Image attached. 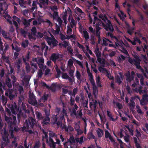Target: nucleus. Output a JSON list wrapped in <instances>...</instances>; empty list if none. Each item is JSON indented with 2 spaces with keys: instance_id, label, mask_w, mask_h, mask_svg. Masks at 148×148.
Here are the masks:
<instances>
[{
  "instance_id": "f257e3e1",
  "label": "nucleus",
  "mask_w": 148,
  "mask_h": 148,
  "mask_svg": "<svg viewBox=\"0 0 148 148\" xmlns=\"http://www.w3.org/2000/svg\"><path fill=\"white\" fill-rule=\"evenodd\" d=\"M99 17L101 19L102 21L94 16V21L93 23L94 26L95 25V24L97 30L96 34L97 36L99 38L98 40V42L99 43H100L101 41V39L100 38L99 33V31L100 30V28L99 26V25H102L107 30H109L111 31H113L114 30L110 21L107 19L105 16L101 15L99 16Z\"/></svg>"
},
{
  "instance_id": "f03ea898",
  "label": "nucleus",
  "mask_w": 148,
  "mask_h": 148,
  "mask_svg": "<svg viewBox=\"0 0 148 148\" xmlns=\"http://www.w3.org/2000/svg\"><path fill=\"white\" fill-rule=\"evenodd\" d=\"M33 62H36L39 65V67L41 69H44L45 68L43 65L44 63V59L42 58H38L33 59L32 62H31L32 65L34 66L36 69V68L37 66L36 64H34L33 63Z\"/></svg>"
},
{
  "instance_id": "7ed1b4c3",
  "label": "nucleus",
  "mask_w": 148,
  "mask_h": 148,
  "mask_svg": "<svg viewBox=\"0 0 148 148\" xmlns=\"http://www.w3.org/2000/svg\"><path fill=\"white\" fill-rule=\"evenodd\" d=\"M110 37L111 38H113V40L114 42L116 47L119 46L121 47L122 50H121L123 53L126 54H128V53L127 51L124 48H122V47L123 46V44L122 41H121L120 39H118L115 37H113L112 35H110Z\"/></svg>"
},
{
  "instance_id": "20e7f679",
  "label": "nucleus",
  "mask_w": 148,
  "mask_h": 148,
  "mask_svg": "<svg viewBox=\"0 0 148 148\" xmlns=\"http://www.w3.org/2000/svg\"><path fill=\"white\" fill-rule=\"evenodd\" d=\"M3 140L2 141V145L3 146H5L8 145L9 141L8 138V134L6 130L4 129L1 132Z\"/></svg>"
},
{
  "instance_id": "39448f33",
  "label": "nucleus",
  "mask_w": 148,
  "mask_h": 148,
  "mask_svg": "<svg viewBox=\"0 0 148 148\" xmlns=\"http://www.w3.org/2000/svg\"><path fill=\"white\" fill-rule=\"evenodd\" d=\"M35 121L32 118H30L28 121L26 120L24 123L25 127L27 128H32L35 125Z\"/></svg>"
},
{
  "instance_id": "423d86ee",
  "label": "nucleus",
  "mask_w": 148,
  "mask_h": 148,
  "mask_svg": "<svg viewBox=\"0 0 148 148\" xmlns=\"http://www.w3.org/2000/svg\"><path fill=\"white\" fill-rule=\"evenodd\" d=\"M135 58L134 60H133L130 58H129V62L131 64H134L136 66L138 69H139L140 68V66L139 65L140 64V60L137 55L134 56Z\"/></svg>"
},
{
  "instance_id": "0eeeda50",
  "label": "nucleus",
  "mask_w": 148,
  "mask_h": 148,
  "mask_svg": "<svg viewBox=\"0 0 148 148\" xmlns=\"http://www.w3.org/2000/svg\"><path fill=\"white\" fill-rule=\"evenodd\" d=\"M115 10L120 19L123 21V20L126 17V15L124 14L123 11L120 10L119 6L117 3L115 4Z\"/></svg>"
},
{
  "instance_id": "6e6552de",
  "label": "nucleus",
  "mask_w": 148,
  "mask_h": 148,
  "mask_svg": "<svg viewBox=\"0 0 148 148\" xmlns=\"http://www.w3.org/2000/svg\"><path fill=\"white\" fill-rule=\"evenodd\" d=\"M45 38L48 44L51 46H55L57 45V42L53 37L51 38L47 37Z\"/></svg>"
},
{
  "instance_id": "1a4fd4ad",
  "label": "nucleus",
  "mask_w": 148,
  "mask_h": 148,
  "mask_svg": "<svg viewBox=\"0 0 148 148\" xmlns=\"http://www.w3.org/2000/svg\"><path fill=\"white\" fill-rule=\"evenodd\" d=\"M99 50V48H97L95 51V53L97 56V61L101 64H105V61L104 60L100 58V53Z\"/></svg>"
},
{
  "instance_id": "9d476101",
  "label": "nucleus",
  "mask_w": 148,
  "mask_h": 148,
  "mask_svg": "<svg viewBox=\"0 0 148 148\" xmlns=\"http://www.w3.org/2000/svg\"><path fill=\"white\" fill-rule=\"evenodd\" d=\"M79 30L80 32L84 36L86 40L89 38V37L87 32L86 30L84 29L81 25L79 26Z\"/></svg>"
},
{
  "instance_id": "9b49d317",
  "label": "nucleus",
  "mask_w": 148,
  "mask_h": 148,
  "mask_svg": "<svg viewBox=\"0 0 148 148\" xmlns=\"http://www.w3.org/2000/svg\"><path fill=\"white\" fill-rule=\"evenodd\" d=\"M28 101L30 104L32 105H35L36 104V101L34 95L33 94L29 95Z\"/></svg>"
},
{
  "instance_id": "f8f14e48",
  "label": "nucleus",
  "mask_w": 148,
  "mask_h": 148,
  "mask_svg": "<svg viewBox=\"0 0 148 148\" xmlns=\"http://www.w3.org/2000/svg\"><path fill=\"white\" fill-rule=\"evenodd\" d=\"M99 70L100 72H102L105 74L110 79H113V78L112 76H111L110 73H109L108 72L107 70L105 69L102 67H100L99 68Z\"/></svg>"
},
{
  "instance_id": "ddd939ff",
  "label": "nucleus",
  "mask_w": 148,
  "mask_h": 148,
  "mask_svg": "<svg viewBox=\"0 0 148 148\" xmlns=\"http://www.w3.org/2000/svg\"><path fill=\"white\" fill-rule=\"evenodd\" d=\"M8 6L7 4L4 3L3 4L0 5V13L1 14H3L5 12V10L7 8Z\"/></svg>"
},
{
  "instance_id": "4468645a",
  "label": "nucleus",
  "mask_w": 148,
  "mask_h": 148,
  "mask_svg": "<svg viewBox=\"0 0 148 148\" xmlns=\"http://www.w3.org/2000/svg\"><path fill=\"white\" fill-rule=\"evenodd\" d=\"M148 95L147 94H145L143 95V99L140 101L141 105H145L148 102Z\"/></svg>"
},
{
  "instance_id": "2eb2a0df",
  "label": "nucleus",
  "mask_w": 148,
  "mask_h": 148,
  "mask_svg": "<svg viewBox=\"0 0 148 148\" xmlns=\"http://www.w3.org/2000/svg\"><path fill=\"white\" fill-rule=\"evenodd\" d=\"M48 47L46 46L44 43L42 44L41 50L42 52L44 53L45 56H46L47 55V51L48 50Z\"/></svg>"
},
{
  "instance_id": "dca6fc26",
  "label": "nucleus",
  "mask_w": 148,
  "mask_h": 148,
  "mask_svg": "<svg viewBox=\"0 0 148 148\" xmlns=\"http://www.w3.org/2000/svg\"><path fill=\"white\" fill-rule=\"evenodd\" d=\"M75 142V140L71 136L70 137L69 141L68 142L65 143H64V145L65 148H69L71 147V146H70L69 147L68 146H67V144H72Z\"/></svg>"
},
{
  "instance_id": "f3484780",
  "label": "nucleus",
  "mask_w": 148,
  "mask_h": 148,
  "mask_svg": "<svg viewBox=\"0 0 148 148\" xmlns=\"http://www.w3.org/2000/svg\"><path fill=\"white\" fill-rule=\"evenodd\" d=\"M32 35L34 36V37H32V36H30V35H28V37L30 39H32V38H35V36L36 35V29L35 27H33L32 28Z\"/></svg>"
},
{
  "instance_id": "a211bd4d",
  "label": "nucleus",
  "mask_w": 148,
  "mask_h": 148,
  "mask_svg": "<svg viewBox=\"0 0 148 148\" xmlns=\"http://www.w3.org/2000/svg\"><path fill=\"white\" fill-rule=\"evenodd\" d=\"M67 113L66 111L64 109L62 112H60L59 115V119L60 120H62L64 119V116H67Z\"/></svg>"
},
{
  "instance_id": "6ab92c4d",
  "label": "nucleus",
  "mask_w": 148,
  "mask_h": 148,
  "mask_svg": "<svg viewBox=\"0 0 148 148\" xmlns=\"http://www.w3.org/2000/svg\"><path fill=\"white\" fill-rule=\"evenodd\" d=\"M53 18L57 19V22L58 23L59 25H61L62 22V20L57 15V13L55 12H54V15L53 16Z\"/></svg>"
},
{
  "instance_id": "aec40b11",
  "label": "nucleus",
  "mask_w": 148,
  "mask_h": 148,
  "mask_svg": "<svg viewBox=\"0 0 148 148\" xmlns=\"http://www.w3.org/2000/svg\"><path fill=\"white\" fill-rule=\"evenodd\" d=\"M48 0H41L40 1L41 4L40 5V7L44 8L49 3H48Z\"/></svg>"
},
{
  "instance_id": "412c9836",
  "label": "nucleus",
  "mask_w": 148,
  "mask_h": 148,
  "mask_svg": "<svg viewBox=\"0 0 148 148\" xmlns=\"http://www.w3.org/2000/svg\"><path fill=\"white\" fill-rule=\"evenodd\" d=\"M13 18L14 20L13 21V23L15 25V26L17 28V32H18V30L17 29L18 24L17 22L19 23L20 20L16 16H13Z\"/></svg>"
},
{
  "instance_id": "4be33fe9",
  "label": "nucleus",
  "mask_w": 148,
  "mask_h": 148,
  "mask_svg": "<svg viewBox=\"0 0 148 148\" xmlns=\"http://www.w3.org/2000/svg\"><path fill=\"white\" fill-rule=\"evenodd\" d=\"M105 137L106 138H108L112 142L114 141V139L111 136L110 134L108 131L106 130L105 131Z\"/></svg>"
},
{
  "instance_id": "5701e85b",
  "label": "nucleus",
  "mask_w": 148,
  "mask_h": 148,
  "mask_svg": "<svg viewBox=\"0 0 148 148\" xmlns=\"http://www.w3.org/2000/svg\"><path fill=\"white\" fill-rule=\"evenodd\" d=\"M127 40L130 42H131L133 45H135L136 44V42L137 41L139 44L141 43L140 40L137 38H135L134 41H132L129 38H127Z\"/></svg>"
},
{
  "instance_id": "b1692460",
  "label": "nucleus",
  "mask_w": 148,
  "mask_h": 148,
  "mask_svg": "<svg viewBox=\"0 0 148 148\" xmlns=\"http://www.w3.org/2000/svg\"><path fill=\"white\" fill-rule=\"evenodd\" d=\"M75 36L74 35H72L70 36H66V37L64 35H62L61 36V39L62 40H63L64 39H69L71 38H72L73 39H75Z\"/></svg>"
},
{
  "instance_id": "393cba45",
  "label": "nucleus",
  "mask_w": 148,
  "mask_h": 148,
  "mask_svg": "<svg viewBox=\"0 0 148 148\" xmlns=\"http://www.w3.org/2000/svg\"><path fill=\"white\" fill-rule=\"evenodd\" d=\"M18 109L17 108L16 104H14L12 106L11 110L12 113L15 114L17 112Z\"/></svg>"
},
{
  "instance_id": "a878e982",
  "label": "nucleus",
  "mask_w": 148,
  "mask_h": 148,
  "mask_svg": "<svg viewBox=\"0 0 148 148\" xmlns=\"http://www.w3.org/2000/svg\"><path fill=\"white\" fill-rule=\"evenodd\" d=\"M59 56L58 54H53L51 55V59L52 61L55 62L58 59Z\"/></svg>"
},
{
  "instance_id": "bb28decb",
  "label": "nucleus",
  "mask_w": 148,
  "mask_h": 148,
  "mask_svg": "<svg viewBox=\"0 0 148 148\" xmlns=\"http://www.w3.org/2000/svg\"><path fill=\"white\" fill-rule=\"evenodd\" d=\"M135 75V73L133 71L132 72H131V76L132 77L131 78L130 77V74L129 72H128V74H127L126 76H127V81L130 82L132 80V79H133V77L134 75Z\"/></svg>"
},
{
  "instance_id": "cd10ccee",
  "label": "nucleus",
  "mask_w": 148,
  "mask_h": 148,
  "mask_svg": "<svg viewBox=\"0 0 148 148\" xmlns=\"http://www.w3.org/2000/svg\"><path fill=\"white\" fill-rule=\"evenodd\" d=\"M60 110V108H57L56 110V113H55L56 115L55 114L53 116V119L54 120L55 122L56 121L58 120V116L57 113H58L59 112Z\"/></svg>"
},
{
  "instance_id": "c85d7f7f",
  "label": "nucleus",
  "mask_w": 148,
  "mask_h": 148,
  "mask_svg": "<svg viewBox=\"0 0 148 148\" xmlns=\"http://www.w3.org/2000/svg\"><path fill=\"white\" fill-rule=\"evenodd\" d=\"M5 18L7 19V21L9 22L10 24H12V22L11 20L12 19L10 16L8 14V13L6 12L4 15L3 16Z\"/></svg>"
},
{
  "instance_id": "c756f323",
  "label": "nucleus",
  "mask_w": 148,
  "mask_h": 148,
  "mask_svg": "<svg viewBox=\"0 0 148 148\" xmlns=\"http://www.w3.org/2000/svg\"><path fill=\"white\" fill-rule=\"evenodd\" d=\"M60 31V29L59 28H57L56 31H55L52 28H51L49 29V32L50 34L51 33V32L54 34H58Z\"/></svg>"
},
{
  "instance_id": "7c9ffc66",
  "label": "nucleus",
  "mask_w": 148,
  "mask_h": 148,
  "mask_svg": "<svg viewBox=\"0 0 148 148\" xmlns=\"http://www.w3.org/2000/svg\"><path fill=\"white\" fill-rule=\"evenodd\" d=\"M75 10L76 12H78V14H79L81 17H83L84 16V13L82 11L80 8H76Z\"/></svg>"
},
{
  "instance_id": "2f4dec72",
  "label": "nucleus",
  "mask_w": 148,
  "mask_h": 148,
  "mask_svg": "<svg viewBox=\"0 0 148 148\" xmlns=\"http://www.w3.org/2000/svg\"><path fill=\"white\" fill-rule=\"evenodd\" d=\"M96 131L99 137H101L103 135V132L102 130L98 128L96 130Z\"/></svg>"
},
{
  "instance_id": "473e14b6",
  "label": "nucleus",
  "mask_w": 148,
  "mask_h": 148,
  "mask_svg": "<svg viewBox=\"0 0 148 148\" xmlns=\"http://www.w3.org/2000/svg\"><path fill=\"white\" fill-rule=\"evenodd\" d=\"M143 49L144 51H145L146 49L148 50V51L147 52V54L148 56V46H147L146 45H145L144 46V48L143 47H137V50L138 51H140Z\"/></svg>"
},
{
  "instance_id": "72a5a7b5",
  "label": "nucleus",
  "mask_w": 148,
  "mask_h": 148,
  "mask_svg": "<svg viewBox=\"0 0 148 148\" xmlns=\"http://www.w3.org/2000/svg\"><path fill=\"white\" fill-rule=\"evenodd\" d=\"M116 78L117 82L119 84L120 83L123 79L121 74V73H119V75L117 76Z\"/></svg>"
},
{
  "instance_id": "f704fd0d",
  "label": "nucleus",
  "mask_w": 148,
  "mask_h": 148,
  "mask_svg": "<svg viewBox=\"0 0 148 148\" xmlns=\"http://www.w3.org/2000/svg\"><path fill=\"white\" fill-rule=\"evenodd\" d=\"M50 135L51 136H53L55 137V138L56 139V143L58 144H60V141L58 139L57 137V136L55 134L51 132L50 133Z\"/></svg>"
},
{
  "instance_id": "c9c22d12",
  "label": "nucleus",
  "mask_w": 148,
  "mask_h": 148,
  "mask_svg": "<svg viewBox=\"0 0 148 148\" xmlns=\"http://www.w3.org/2000/svg\"><path fill=\"white\" fill-rule=\"evenodd\" d=\"M32 19L33 18L31 19L28 21L25 19L23 21L24 25L27 27L29 26L30 25L29 23L32 20Z\"/></svg>"
},
{
  "instance_id": "e433bc0d",
  "label": "nucleus",
  "mask_w": 148,
  "mask_h": 148,
  "mask_svg": "<svg viewBox=\"0 0 148 148\" xmlns=\"http://www.w3.org/2000/svg\"><path fill=\"white\" fill-rule=\"evenodd\" d=\"M62 77L64 79H68L70 82H71L72 80V79L69 77L68 75L66 73L62 74Z\"/></svg>"
},
{
  "instance_id": "4c0bfd02",
  "label": "nucleus",
  "mask_w": 148,
  "mask_h": 148,
  "mask_svg": "<svg viewBox=\"0 0 148 148\" xmlns=\"http://www.w3.org/2000/svg\"><path fill=\"white\" fill-rule=\"evenodd\" d=\"M93 93L95 97L97 95L98 89L95 85L93 86Z\"/></svg>"
},
{
  "instance_id": "58836bf2",
  "label": "nucleus",
  "mask_w": 148,
  "mask_h": 148,
  "mask_svg": "<svg viewBox=\"0 0 148 148\" xmlns=\"http://www.w3.org/2000/svg\"><path fill=\"white\" fill-rule=\"evenodd\" d=\"M2 34L4 37L7 38V34L3 30H2L0 27V34Z\"/></svg>"
},
{
  "instance_id": "ea45409f",
  "label": "nucleus",
  "mask_w": 148,
  "mask_h": 148,
  "mask_svg": "<svg viewBox=\"0 0 148 148\" xmlns=\"http://www.w3.org/2000/svg\"><path fill=\"white\" fill-rule=\"evenodd\" d=\"M103 44L106 46L107 45L109 42H111L108 39L105 38L103 39Z\"/></svg>"
},
{
  "instance_id": "a19ab883",
  "label": "nucleus",
  "mask_w": 148,
  "mask_h": 148,
  "mask_svg": "<svg viewBox=\"0 0 148 148\" xmlns=\"http://www.w3.org/2000/svg\"><path fill=\"white\" fill-rule=\"evenodd\" d=\"M50 141L51 143L50 144V146L52 148H55V143H54L53 140L51 139H50Z\"/></svg>"
},
{
  "instance_id": "79ce46f5",
  "label": "nucleus",
  "mask_w": 148,
  "mask_h": 148,
  "mask_svg": "<svg viewBox=\"0 0 148 148\" xmlns=\"http://www.w3.org/2000/svg\"><path fill=\"white\" fill-rule=\"evenodd\" d=\"M12 49H14L17 51H20V49L18 47L17 45H15V43H14L12 45Z\"/></svg>"
},
{
  "instance_id": "37998d69",
  "label": "nucleus",
  "mask_w": 148,
  "mask_h": 148,
  "mask_svg": "<svg viewBox=\"0 0 148 148\" xmlns=\"http://www.w3.org/2000/svg\"><path fill=\"white\" fill-rule=\"evenodd\" d=\"M141 88H139L138 90H136L137 91H138L140 93V94H143V93H145L147 91V89H145V90H141Z\"/></svg>"
},
{
  "instance_id": "c03bdc74",
  "label": "nucleus",
  "mask_w": 148,
  "mask_h": 148,
  "mask_svg": "<svg viewBox=\"0 0 148 148\" xmlns=\"http://www.w3.org/2000/svg\"><path fill=\"white\" fill-rule=\"evenodd\" d=\"M28 44V42L27 40H25V41L22 42V45L24 47H25L27 46Z\"/></svg>"
},
{
  "instance_id": "a18cd8bd",
  "label": "nucleus",
  "mask_w": 148,
  "mask_h": 148,
  "mask_svg": "<svg viewBox=\"0 0 148 148\" xmlns=\"http://www.w3.org/2000/svg\"><path fill=\"white\" fill-rule=\"evenodd\" d=\"M107 113L108 116L109 117L110 119L112 121H115V120L112 117V115L110 112L109 111H107Z\"/></svg>"
},
{
  "instance_id": "49530a36",
  "label": "nucleus",
  "mask_w": 148,
  "mask_h": 148,
  "mask_svg": "<svg viewBox=\"0 0 148 148\" xmlns=\"http://www.w3.org/2000/svg\"><path fill=\"white\" fill-rule=\"evenodd\" d=\"M71 27L69 25L67 26V33L68 35H70L72 33V31Z\"/></svg>"
},
{
  "instance_id": "de8ad7c7",
  "label": "nucleus",
  "mask_w": 148,
  "mask_h": 148,
  "mask_svg": "<svg viewBox=\"0 0 148 148\" xmlns=\"http://www.w3.org/2000/svg\"><path fill=\"white\" fill-rule=\"evenodd\" d=\"M68 66L71 68L73 67V61L71 59L69 60L68 62Z\"/></svg>"
},
{
  "instance_id": "09e8293b",
  "label": "nucleus",
  "mask_w": 148,
  "mask_h": 148,
  "mask_svg": "<svg viewBox=\"0 0 148 148\" xmlns=\"http://www.w3.org/2000/svg\"><path fill=\"white\" fill-rule=\"evenodd\" d=\"M50 121V120L49 118L47 117L43 121V122H42V123L44 124H47L49 123V122Z\"/></svg>"
},
{
  "instance_id": "8fccbe9b",
  "label": "nucleus",
  "mask_w": 148,
  "mask_h": 148,
  "mask_svg": "<svg viewBox=\"0 0 148 148\" xmlns=\"http://www.w3.org/2000/svg\"><path fill=\"white\" fill-rule=\"evenodd\" d=\"M75 76L78 79H80L81 77V75L78 70L76 71Z\"/></svg>"
},
{
  "instance_id": "3c124183",
  "label": "nucleus",
  "mask_w": 148,
  "mask_h": 148,
  "mask_svg": "<svg viewBox=\"0 0 148 148\" xmlns=\"http://www.w3.org/2000/svg\"><path fill=\"white\" fill-rule=\"evenodd\" d=\"M71 23V27H73L75 26V21L74 19H71V20L70 21Z\"/></svg>"
},
{
  "instance_id": "603ef678",
  "label": "nucleus",
  "mask_w": 148,
  "mask_h": 148,
  "mask_svg": "<svg viewBox=\"0 0 148 148\" xmlns=\"http://www.w3.org/2000/svg\"><path fill=\"white\" fill-rule=\"evenodd\" d=\"M76 140L77 142H79V143L80 144L84 142L83 138V137H82L79 138H76Z\"/></svg>"
},
{
  "instance_id": "864d4df0",
  "label": "nucleus",
  "mask_w": 148,
  "mask_h": 148,
  "mask_svg": "<svg viewBox=\"0 0 148 148\" xmlns=\"http://www.w3.org/2000/svg\"><path fill=\"white\" fill-rule=\"evenodd\" d=\"M36 115L37 118L38 120H40L41 119L42 117L41 114L38 112H36Z\"/></svg>"
},
{
  "instance_id": "5fc2aeb1",
  "label": "nucleus",
  "mask_w": 148,
  "mask_h": 148,
  "mask_svg": "<svg viewBox=\"0 0 148 148\" xmlns=\"http://www.w3.org/2000/svg\"><path fill=\"white\" fill-rule=\"evenodd\" d=\"M126 130L127 129L128 130L129 132L130 133V134L132 135H133V131L132 130L130 129L128 126H126L124 128Z\"/></svg>"
},
{
  "instance_id": "6e6d98bb",
  "label": "nucleus",
  "mask_w": 148,
  "mask_h": 148,
  "mask_svg": "<svg viewBox=\"0 0 148 148\" xmlns=\"http://www.w3.org/2000/svg\"><path fill=\"white\" fill-rule=\"evenodd\" d=\"M73 128L71 126H68V128L66 129V130L68 132L73 131Z\"/></svg>"
},
{
  "instance_id": "4d7b16f0",
  "label": "nucleus",
  "mask_w": 148,
  "mask_h": 148,
  "mask_svg": "<svg viewBox=\"0 0 148 148\" xmlns=\"http://www.w3.org/2000/svg\"><path fill=\"white\" fill-rule=\"evenodd\" d=\"M137 77H139V78H140V83L142 85H143V78L142 77V75H141L140 74H137Z\"/></svg>"
},
{
  "instance_id": "13d9d810",
  "label": "nucleus",
  "mask_w": 148,
  "mask_h": 148,
  "mask_svg": "<svg viewBox=\"0 0 148 148\" xmlns=\"http://www.w3.org/2000/svg\"><path fill=\"white\" fill-rule=\"evenodd\" d=\"M96 82L97 84V85L99 86H101L100 83V77L99 76H97L96 78Z\"/></svg>"
},
{
  "instance_id": "bf43d9fd",
  "label": "nucleus",
  "mask_w": 148,
  "mask_h": 148,
  "mask_svg": "<svg viewBox=\"0 0 148 148\" xmlns=\"http://www.w3.org/2000/svg\"><path fill=\"white\" fill-rule=\"evenodd\" d=\"M55 69L57 72L58 77H60V70L58 69L57 66H55Z\"/></svg>"
},
{
  "instance_id": "052dcab7",
  "label": "nucleus",
  "mask_w": 148,
  "mask_h": 148,
  "mask_svg": "<svg viewBox=\"0 0 148 148\" xmlns=\"http://www.w3.org/2000/svg\"><path fill=\"white\" fill-rule=\"evenodd\" d=\"M71 70L69 72V73L71 76H72L73 75V73L74 72V67H72L71 68Z\"/></svg>"
},
{
  "instance_id": "680f3d73",
  "label": "nucleus",
  "mask_w": 148,
  "mask_h": 148,
  "mask_svg": "<svg viewBox=\"0 0 148 148\" xmlns=\"http://www.w3.org/2000/svg\"><path fill=\"white\" fill-rule=\"evenodd\" d=\"M43 132L44 134L45 135V138H44V137H43V139L44 140L45 139H46V142H47L48 140H47V137H48V136H47V132H44V131H43Z\"/></svg>"
},
{
  "instance_id": "e2e57ef3",
  "label": "nucleus",
  "mask_w": 148,
  "mask_h": 148,
  "mask_svg": "<svg viewBox=\"0 0 148 148\" xmlns=\"http://www.w3.org/2000/svg\"><path fill=\"white\" fill-rule=\"evenodd\" d=\"M36 2L35 1H33V7H32V10H34L36 8Z\"/></svg>"
},
{
  "instance_id": "0e129e2a",
  "label": "nucleus",
  "mask_w": 148,
  "mask_h": 148,
  "mask_svg": "<svg viewBox=\"0 0 148 148\" xmlns=\"http://www.w3.org/2000/svg\"><path fill=\"white\" fill-rule=\"evenodd\" d=\"M42 74V72L41 70H39L37 76L39 77H41Z\"/></svg>"
},
{
  "instance_id": "69168bd1",
  "label": "nucleus",
  "mask_w": 148,
  "mask_h": 148,
  "mask_svg": "<svg viewBox=\"0 0 148 148\" xmlns=\"http://www.w3.org/2000/svg\"><path fill=\"white\" fill-rule=\"evenodd\" d=\"M14 92V91H13L11 93H10V94L9 95V97L11 100L12 99L14 96V95H13V94Z\"/></svg>"
},
{
  "instance_id": "338daca9",
  "label": "nucleus",
  "mask_w": 148,
  "mask_h": 148,
  "mask_svg": "<svg viewBox=\"0 0 148 148\" xmlns=\"http://www.w3.org/2000/svg\"><path fill=\"white\" fill-rule=\"evenodd\" d=\"M51 73L50 70L48 69H46L45 71V75H49Z\"/></svg>"
},
{
  "instance_id": "774afa93",
  "label": "nucleus",
  "mask_w": 148,
  "mask_h": 148,
  "mask_svg": "<svg viewBox=\"0 0 148 148\" xmlns=\"http://www.w3.org/2000/svg\"><path fill=\"white\" fill-rule=\"evenodd\" d=\"M124 139L125 142H128L129 140V136L128 135L124 137Z\"/></svg>"
}]
</instances>
